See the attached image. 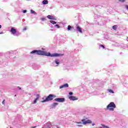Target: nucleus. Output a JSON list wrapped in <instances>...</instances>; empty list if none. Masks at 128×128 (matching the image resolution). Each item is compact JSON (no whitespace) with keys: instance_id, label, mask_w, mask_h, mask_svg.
Segmentation results:
<instances>
[{"instance_id":"f257e3e1","label":"nucleus","mask_w":128,"mask_h":128,"mask_svg":"<svg viewBox=\"0 0 128 128\" xmlns=\"http://www.w3.org/2000/svg\"><path fill=\"white\" fill-rule=\"evenodd\" d=\"M31 54H38L39 56H50L51 58H58L62 56V54L58 53L50 54V52L42 50H34L30 52Z\"/></svg>"},{"instance_id":"f03ea898","label":"nucleus","mask_w":128,"mask_h":128,"mask_svg":"<svg viewBox=\"0 0 128 128\" xmlns=\"http://www.w3.org/2000/svg\"><path fill=\"white\" fill-rule=\"evenodd\" d=\"M116 108V104L114 102H110L107 106L106 108L110 112H114V108Z\"/></svg>"},{"instance_id":"7ed1b4c3","label":"nucleus","mask_w":128,"mask_h":128,"mask_svg":"<svg viewBox=\"0 0 128 128\" xmlns=\"http://www.w3.org/2000/svg\"><path fill=\"white\" fill-rule=\"evenodd\" d=\"M54 98H56V96L52 94H50L47 96L45 99L44 98H42V100L41 101V102H50L54 100Z\"/></svg>"},{"instance_id":"20e7f679","label":"nucleus","mask_w":128,"mask_h":128,"mask_svg":"<svg viewBox=\"0 0 128 128\" xmlns=\"http://www.w3.org/2000/svg\"><path fill=\"white\" fill-rule=\"evenodd\" d=\"M10 32L12 34H13V36H18L20 34V33L18 32L16 29L14 28H11Z\"/></svg>"},{"instance_id":"39448f33","label":"nucleus","mask_w":128,"mask_h":128,"mask_svg":"<svg viewBox=\"0 0 128 128\" xmlns=\"http://www.w3.org/2000/svg\"><path fill=\"white\" fill-rule=\"evenodd\" d=\"M88 118H84L82 120L83 124H92V122L90 120H88Z\"/></svg>"},{"instance_id":"423d86ee","label":"nucleus","mask_w":128,"mask_h":128,"mask_svg":"<svg viewBox=\"0 0 128 128\" xmlns=\"http://www.w3.org/2000/svg\"><path fill=\"white\" fill-rule=\"evenodd\" d=\"M55 100L58 102H64L66 99L64 98H56Z\"/></svg>"},{"instance_id":"0eeeda50","label":"nucleus","mask_w":128,"mask_h":128,"mask_svg":"<svg viewBox=\"0 0 128 128\" xmlns=\"http://www.w3.org/2000/svg\"><path fill=\"white\" fill-rule=\"evenodd\" d=\"M68 98H69V100H78V98H76V96H68Z\"/></svg>"},{"instance_id":"6e6552de","label":"nucleus","mask_w":128,"mask_h":128,"mask_svg":"<svg viewBox=\"0 0 128 128\" xmlns=\"http://www.w3.org/2000/svg\"><path fill=\"white\" fill-rule=\"evenodd\" d=\"M39 98H40V94H36V98L34 100L32 104H36L38 102V100Z\"/></svg>"},{"instance_id":"1a4fd4ad","label":"nucleus","mask_w":128,"mask_h":128,"mask_svg":"<svg viewBox=\"0 0 128 128\" xmlns=\"http://www.w3.org/2000/svg\"><path fill=\"white\" fill-rule=\"evenodd\" d=\"M76 30L80 32V34H82V28H80L78 25H76Z\"/></svg>"},{"instance_id":"9d476101","label":"nucleus","mask_w":128,"mask_h":128,"mask_svg":"<svg viewBox=\"0 0 128 128\" xmlns=\"http://www.w3.org/2000/svg\"><path fill=\"white\" fill-rule=\"evenodd\" d=\"M49 20H56V17L50 16V15H48L47 16Z\"/></svg>"},{"instance_id":"9b49d317","label":"nucleus","mask_w":128,"mask_h":128,"mask_svg":"<svg viewBox=\"0 0 128 128\" xmlns=\"http://www.w3.org/2000/svg\"><path fill=\"white\" fill-rule=\"evenodd\" d=\"M54 62L56 64V66H58V64H60V60H58V59H56L54 60Z\"/></svg>"},{"instance_id":"f8f14e48","label":"nucleus","mask_w":128,"mask_h":128,"mask_svg":"<svg viewBox=\"0 0 128 128\" xmlns=\"http://www.w3.org/2000/svg\"><path fill=\"white\" fill-rule=\"evenodd\" d=\"M42 4H48V0H44L42 2Z\"/></svg>"},{"instance_id":"ddd939ff","label":"nucleus","mask_w":128,"mask_h":128,"mask_svg":"<svg viewBox=\"0 0 128 128\" xmlns=\"http://www.w3.org/2000/svg\"><path fill=\"white\" fill-rule=\"evenodd\" d=\"M58 104L55 102V103H53L52 105L51 106L52 108H56V106H58Z\"/></svg>"},{"instance_id":"4468645a","label":"nucleus","mask_w":128,"mask_h":128,"mask_svg":"<svg viewBox=\"0 0 128 128\" xmlns=\"http://www.w3.org/2000/svg\"><path fill=\"white\" fill-rule=\"evenodd\" d=\"M108 92H110V94H114V92L112 90L108 89Z\"/></svg>"},{"instance_id":"2eb2a0df","label":"nucleus","mask_w":128,"mask_h":128,"mask_svg":"<svg viewBox=\"0 0 128 128\" xmlns=\"http://www.w3.org/2000/svg\"><path fill=\"white\" fill-rule=\"evenodd\" d=\"M30 12L31 14H36V12H34V10H30Z\"/></svg>"},{"instance_id":"dca6fc26","label":"nucleus","mask_w":128,"mask_h":128,"mask_svg":"<svg viewBox=\"0 0 128 128\" xmlns=\"http://www.w3.org/2000/svg\"><path fill=\"white\" fill-rule=\"evenodd\" d=\"M50 22L51 24H56V22L55 21H54L52 20H50Z\"/></svg>"},{"instance_id":"f3484780","label":"nucleus","mask_w":128,"mask_h":128,"mask_svg":"<svg viewBox=\"0 0 128 128\" xmlns=\"http://www.w3.org/2000/svg\"><path fill=\"white\" fill-rule=\"evenodd\" d=\"M54 28H60V26L58 24L54 25Z\"/></svg>"},{"instance_id":"a211bd4d","label":"nucleus","mask_w":128,"mask_h":128,"mask_svg":"<svg viewBox=\"0 0 128 128\" xmlns=\"http://www.w3.org/2000/svg\"><path fill=\"white\" fill-rule=\"evenodd\" d=\"M112 28H113V30H116L118 28V26H112Z\"/></svg>"},{"instance_id":"6ab92c4d","label":"nucleus","mask_w":128,"mask_h":128,"mask_svg":"<svg viewBox=\"0 0 128 128\" xmlns=\"http://www.w3.org/2000/svg\"><path fill=\"white\" fill-rule=\"evenodd\" d=\"M70 28H72V27L71 26H68V30H70Z\"/></svg>"},{"instance_id":"aec40b11","label":"nucleus","mask_w":128,"mask_h":128,"mask_svg":"<svg viewBox=\"0 0 128 128\" xmlns=\"http://www.w3.org/2000/svg\"><path fill=\"white\" fill-rule=\"evenodd\" d=\"M64 86V88H68V84H63Z\"/></svg>"},{"instance_id":"412c9836","label":"nucleus","mask_w":128,"mask_h":128,"mask_svg":"<svg viewBox=\"0 0 128 128\" xmlns=\"http://www.w3.org/2000/svg\"><path fill=\"white\" fill-rule=\"evenodd\" d=\"M64 88V85H62V86H60V89Z\"/></svg>"},{"instance_id":"4be33fe9","label":"nucleus","mask_w":128,"mask_h":128,"mask_svg":"<svg viewBox=\"0 0 128 128\" xmlns=\"http://www.w3.org/2000/svg\"><path fill=\"white\" fill-rule=\"evenodd\" d=\"M76 124H82V122H76Z\"/></svg>"},{"instance_id":"5701e85b","label":"nucleus","mask_w":128,"mask_h":128,"mask_svg":"<svg viewBox=\"0 0 128 128\" xmlns=\"http://www.w3.org/2000/svg\"><path fill=\"white\" fill-rule=\"evenodd\" d=\"M77 126H78V128H82V124H78V125H77Z\"/></svg>"},{"instance_id":"b1692460","label":"nucleus","mask_w":128,"mask_h":128,"mask_svg":"<svg viewBox=\"0 0 128 128\" xmlns=\"http://www.w3.org/2000/svg\"><path fill=\"white\" fill-rule=\"evenodd\" d=\"M72 94H74V93L72 92H69V96H72Z\"/></svg>"},{"instance_id":"393cba45","label":"nucleus","mask_w":128,"mask_h":128,"mask_svg":"<svg viewBox=\"0 0 128 128\" xmlns=\"http://www.w3.org/2000/svg\"><path fill=\"white\" fill-rule=\"evenodd\" d=\"M119 2H126V0H118Z\"/></svg>"},{"instance_id":"a878e982","label":"nucleus","mask_w":128,"mask_h":128,"mask_svg":"<svg viewBox=\"0 0 128 128\" xmlns=\"http://www.w3.org/2000/svg\"><path fill=\"white\" fill-rule=\"evenodd\" d=\"M100 48H104V45H100Z\"/></svg>"},{"instance_id":"bb28decb","label":"nucleus","mask_w":128,"mask_h":128,"mask_svg":"<svg viewBox=\"0 0 128 128\" xmlns=\"http://www.w3.org/2000/svg\"><path fill=\"white\" fill-rule=\"evenodd\" d=\"M126 8L127 10H128V5L126 6Z\"/></svg>"},{"instance_id":"cd10ccee","label":"nucleus","mask_w":128,"mask_h":128,"mask_svg":"<svg viewBox=\"0 0 128 128\" xmlns=\"http://www.w3.org/2000/svg\"><path fill=\"white\" fill-rule=\"evenodd\" d=\"M26 10H23V13L26 14Z\"/></svg>"},{"instance_id":"c85d7f7f","label":"nucleus","mask_w":128,"mask_h":128,"mask_svg":"<svg viewBox=\"0 0 128 128\" xmlns=\"http://www.w3.org/2000/svg\"><path fill=\"white\" fill-rule=\"evenodd\" d=\"M42 20H46V18H42Z\"/></svg>"},{"instance_id":"c756f323","label":"nucleus","mask_w":128,"mask_h":128,"mask_svg":"<svg viewBox=\"0 0 128 128\" xmlns=\"http://www.w3.org/2000/svg\"><path fill=\"white\" fill-rule=\"evenodd\" d=\"M18 90H22V88L20 87V86H18Z\"/></svg>"},{"instance_id":"7c9ffc66","label":"nucleus","mask_w":128,"mask_h":128,"mask_svg":"<svg viewBox=\"0 0 128 128\" xmlns=\"http://www.w3.org/2000/svg\"><path fill=\"white\" fill-rule=\"evenodd\" d=\"M2 104H4V100L2 102Z\"/></svg>"},{"instance_id":"2f4dec72","label":"nucleus","mask_w":128,"mask_h":128,"mask_svg":"<svg viewBox=\"0 0 128 128\" xmlns=\"http://www.w3.org/2000/svg\"><path fill=\"white\" fill-rule=\"evenodd\" d=\"M92 126H96V124L92 123Z\"/></svg>"},{"instance_id":"473e14b6","label":"nucleus","mask_w":128,"mask_h":128,"mask_svg":"<svg viewBox=\"0 0 128 128\" xmlns=\"http://www.w3.org/2000/svg\"><path fill=\"white\" fill-rule=\"evenodd\" d=\"M23 30H26V27H25Z\"/></svg>"},{"instance_id":"72a5a7b5","label":"nucleus","mask_w":128,"mask_h":128,"mask_svg":"<svg viewBox=\"0 0 128 128\" xmlns=\"http://www.w3.org/2000/svg\"><path fill=\"white\" fill-rule=\"evenodd\" d=\"M7 128H12V127L10 126H8Z\"/></svg>"},{"instance_id":"f704fd0d","label":"nucleus","mask_w":128,"mask_h":128,"mask_svg":"<svg viewBox=\"0 0 128 128\" xmlns=\"http://www.w3.org/2000/svg\"><path fill=\"white\" fill-rule=\"evenodd\" d=\"M36 128V126H32V127H31V128Z\"/></svg>"},{"instance_id":"c9c22d12","label":"nucleus","mask_w":128,"mask_h":128,"mask_svg":"<svg viewBox=\"0 0 128 128\" xmlns=\"http://www.w3.org/2000/svg\"><path fill=\"white\" fill-rule=\"evenodd\" d=\"M0 28H2V25H0Z\"/></svg>"},{"instance_id":"e433bc0d","label":"nucleus","mask_w":128,"mask_h":128,"mask_svg":"<svg viewBox=\"0 0 128 128\" xmlns=\"http://www.w3.org/2000/svg\"><path fill=\"white\" fill-rule=\"evenodd\" d=\"M0 34H2V32H0Z\"/></svg>"},{"instance_id":"4c0bfd02","label":"nucleus","mask_w":128,"mask_h":128,"mask_svg":"<svg viewBox=\"0 0 128 128\" xmlns=\"http://www.w3.org/2000/svg\"><path fill=\"white\" fill-rule=\"evenodd\" d=\"M126 40L128 42V37L127 38Z\"/></svg>"},{"instance_id":"58836bf2","label":"nucleus","mask_w":128,"mask_h":128,"mask_svg":"<svg viewBox=\"0 0 128 128\" xmlns=\"http://www.w3.org/2000/svg\"><path fill=\"white\" fill-rule=\"evenodd\" d=\"M42 50H44V48H42Z\"/></svg>"}]
</instances>
